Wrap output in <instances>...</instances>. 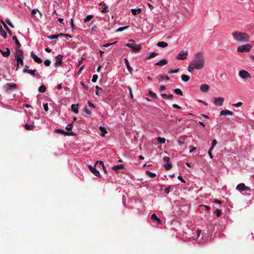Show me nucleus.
Masks as SVG:
<instances>
[{"label":"nucleus","instance_id":"nucleus-1","mask_svg":"<svg viewBox=\"0 0 254 254\" xmlns=\"http://www.w3.org/2000/svg\"><path fill=\"white\" fill-rule=\"evenodd\" d=\"M205 59L203 55L200 52H197L194 55V58L189 64L188 70L192 72L194 69L200 70L204 66Z\"/></svg>","mask_w":254,"mask_h":254},{"label":"nucleus","instance_id":"nucleus-2","mask_svg":"<svg viewBox=\"0 0 254 254\" xmlns=\"http://www.w3.org/2000/svg\"><path fill=\"white\" fill-rule=\"evenodd\" d=\"M233 39L239 43H247L250 41L249 35L245 32L235 31L232 33Z\"/></svg>","mask_w":254,"mask_h":254},{"label":"nucleus","instance_id":"nucleus-3","mask_svg":"<svg viewBox=\"0 0 254 254\" xmlns=\"http://www.w3.org/2000/svg\"><path fill=\"white\" fill-rule=\"evenodd\" d=\"M129 43L126 44V46L129 48L131 51L136 52L139 51L141 49L140 45L136 44L133 40L130 39L129 40Z\"/></svg>","mask_w":254,"mask_h":254},{"label":"nucleus","instance_id":"nucleus-4","mask_svg":"<svg viewBox=\"0 0 254 254\" xmlns=\"http://www.w3.org/2000/svg\"><path fill=\"white\" fill-rule=\"evenodd\" d=\"M252 48L251 44L242 45L237 47V52L239 53L249 52Z\"/></svg>","mask_w":254,"mask_h":254},{"label":"nucleus","instance_id":"nucleus-5","mask_svg":"<svg viewBox=\"0 0 254 254\" xmlns=\"http://www.w3.org/2000/svg\"><path fill=\"white\" fill-rule=\"evenodd\" d=\"M239 75L240 77L243 79H247L251 78V74L245 70L239 71Z\"/></svg>","mask_w":254,"mask_h":254},{"label":"nucleus","instance_id":"nucleus-6","mask_svg":"<svg viewBox=\"0 0 254 254\" xmlns=\"http://www.w3.org/2000/svg\"><path fill=\"white\" fill-rule=\"evenodd\" d=\"M188 55V51H182L177 55L176 58L179 60H184L187 59Z\"/></svg>","mask_w":254,"mask_h":254},{"label":"nucleus","instance_id":"nucleus-7","mask_svg":"<svg viewBox=\"0 0 254 254\" xmlns=\"http://www.w3.org/2000/svg\"><path fill=\"white\" fill-rule=\"evenodd\" d=\"M236 189L240 191L251 190V189L246 186L244 183L238 184L237 186Z\"/></svg>","mask_w":254,"mask_h":254},{"label":"nucleus","instance_id":"nucleus-8","mask_svg":"<svg viewBox=\"0 0 254 254\" xmlns=\"http://www.w3.org/2000/svg\"><path fill=\"white\" fill-rule=\"evenodd\" d=\"M163 161L165 162L164 167L167 170H170L172 167V164L170 162V158L168 157H165L163 158Z\"/></svg>","mask_w":254,"mask_h":254},{"label":"nucleus","instance_id":"nucleus-9","mask_svg":"<svg viewBox=\"0 0 254 254\" xmlns=\"http://www.w3.org/2000/svg\"><path fill=\"white\" fill-rule=\"evenodd\" d=\"M17 88V85L15 83H6L4 85V88L6 92L15 89Z\"/></svg>","mask_w":254,"mask_h":254},{"label":"nucleus","instance_id":"nucleus-10","mask_svg":"<svg viewBox=\"0 0 254 254\" xmlns=\"http://www.w3.org/2000/svg\"><path fill=\"white\" fill-rule=\"evenodd\" d=\"M224 99L223 97L214 98V104L216 106H221L224 102Z\"/></svg>","mask_w":254,"mask_h":254},{"label":"nucleus","instance_id":"nucleus-11","mask_svg":"<svg viewBox=\"0 0 254 254\" xmlns=\"http://www.w3.org/2000/svg\"><path fill=\"white\" fill-rule=\"evenodd\" d=\"M56 132L57 133H61L62 134H63L64 135H74L75 133H73L72 131L71 132H67L65 131L63 129H57L56 130Z\"/></svg>","mask_w":254,"mask_h":254},{"label":"nucleus","instance_id":"nucleus-12","mask_svg":"<svg viewBox=\"0 0 254 254\" xmlns=\"http://www.w3.org/2000/svg\"><path fill=\"white\" fill-rule=\"evenodd\" d=\"M95 166H92L90 165L88 166V168L90 171L96 177H99L100 176V174L99 172L96 169Z\"/></svg>","mask_w":254,"mask_h":254},{"label":"nucleus","instance_id":"nucleus-13","mask_svg":"<svg viewBox=\"0 0 254 254\" xmlns=\"http://www.w3.org/2000/svg\"><path fill=\"white\" fill-rule=\"evenodd\" d=\"M30 55L35 62L37 63L38 64H40L42 62V60L40 58L38 57L36 55H35L33 51L31 52Z\"/></svg>","mask_w":254,"mask_h":254},{"label":"nucleus","instance_id":"nucleus-14","mask_svg":"<svg viewBox=\"0 0 254 254\" xmlns=\"http://www.w3.org/2000/svg\"><path fill=\"white\" fill-rule=\"evenodd\" d=\"M23 58L24 57L20 58H15L16 60V69H17L19 67V65L20 64L21 65H23Z\"/></svg>","mask_w":254,"mask_h":254},{"label":"nucleus","instance_id":"nucleus-15","mask_svg":"<svg viewBox=\"0 0 254 254\" xmlns=\"http://www.w3.org/2000/svg\"><path fill=\"white\" fill-rule=\"evenodd\" d=\"M83 115L84 117H89L91 115V112L88 109L87 107H85L83 109Z\"/></svg>","mask_w":254,"mask_h":254},{"label":"nucleus","instance_id":"nucleus-16","mask_svg":"<svg viewBox=\"0 0 254 254\" xmlns=\"http://www.w3.org/2000/svg\"><path fill=\"white\" fill-rule=\"evenodd\" d=\"M0 53L4 57H7L10 55V51L9 48H6L5 51H3L2 50L0 49Z\"/></svg>","mask_w":254,"mask_h":254},{"label":"nucleus","instance_id":"nucleus-17","mask_svg":"<svg viewBox=\"0 0 254 254\" xmlns=\"http://www.w3.org/2000/svg\"><path fill=\"white\" fill-rule=\"evenodd\" d=\"M220 116H226V115H230V116H233V113L232 111H230L229 110H222L221 111L220 113Z\"/></svg>","mask_w":254,"mask_h":254},{"label":"nucleus","instance_id":"nucleus-18","mask_svg":"<svg viewBox=\"0 0 254 254\" xmlns=\"http://www.w3.org/2000/svg\"><path fill=\"white\" fill-rule=\"evenodd\" d=\"M36 71V69L32 70V69H26V68H24L23 70V72L24 73H29V74H30V75H32V76H35V72Z\"/></svg>","mask_w":254,"mask_h":254},{"label":"nucleus","instance_id":"nucleus-19","mask_svg":"<svg viewBox=\"0 0 254 254\" xmlns=\"http://www.w3.org/2000/svg\"><path fill=\"white\" fill-rule=\"evenodd\" d=\"M15 58H18V57L22 58V57H23V51L19 49H16V53H15Z\"/></svg>","mask_w":254,"mask_h":254},{"label":"nucleus","instance_id":"nucleus-20","mask_svg":"<svg viewBox=\"0 0 254 254\" xmlns=\"http://www.w3.org/2000/svg\"><path fill=\"white\" fill-rule=\"evenodd\" d=\"M124 61H125L126 65L127 66V68L128 71L130 73H132V68L130 66L128 60L127 58H125L124 59Z\"/></svg>","mask_w":254,"mask_h":254},{"label":"nucleus","instance_id":"nucleus-21","mask_svg":"<svg viewBox=\"0 0 254 254\" xmlns=\"http://www.w3.org/2000/svg\"><path fill=\"white\" fill-rule=\"evenodd\" d=\"M161 95L163 99L172 100L173 98V95L171 94L169 95H167L166 94H162Z\"/></svg>","mask_w":254,"mask_h":254},{"label":"nucleus","instance_id":"nucleus-22","mask_svg":"<svg viewBox=\"0 0 254 254\" xmlns=\"http://www.w3.org/2000/svg\"><path fill=\"white\" fill-rule=\"evenodd\" d=\"M200 89L202 92H207L209 90V86L207 84H202L201 85Z\"/></svg>","mask_w":254,"mask_h":254},{"label":"nucleus","instance_id":"nucleus-23","mask_svg":"<svg viewBox=\"0 0 254 254\" xmlns=\"http://www.w3.org/2000/svg\"><path fill=\"white\" fill-rule=\"evenodd\" d=\"M167 64V61L166 59H162V60L157 62L156 65L159 66H163Z\"/></svg>","mask_w":254,"mask_h":254},{"label":"nucleus","instance_id":"nucleus-24","mask_svg":"<svg viewBox=\"0 0 254 254\" xmlns=\"http://www.w3.org/2000/svg\"><path fill=\"white\" fill-rule=\"evenodd\" d=\"M71 110L75 114L78 113V104H73L71 105Z\"/></svg>","mask_w":254,"mask_h":254},{"label":"nucleus","instance_id":"nucleus-25","mask_svg":"<svg viewBox=\"0 0 254 254\" xmlns=\"http://www.w3.org/2000/svg\"><path fill=\"white\" fill-rule=\"evenodd\" d=\"M158 55V53H155V52H152L149 53L148 56L146 57V59H150L152 58H154L156 56H157Z\"/></svg>","mask_w":254,"mask_h":254},{"label":"nucleus","instance_id":"nucleus-26","mask_svg":"<svg viewBox=\"0 0 254 254\" xmlns=\"http://www.w3.org/2000/svg\"><path fill=\"white\" fill-rule=\"evenodd\" d=\"M157 79L158 80H169V77L167 75H159L157 76Z\"/></svg>","mask_w":254,"mask_h":254},{"label":"nucleus","instance_id":"nucleus-27","mask_svg":"<svg viewBox=\"0 0 254 254\" xmlns=\"http://www.w3.org/2000/svg\"><path fill=\"white\" fill-rule=\"evenodd\" d=\"M131 11L133 15H137L141 12V8L131 9Z\"/></svg>","mask_w":254,"mask_h":254},{"label":"nucleus","instance_id":"nucleus-28","mask_svg":"<svg viewBox=\"0 0 254 254\" xmlns=\"http://www.w3.org/2000/svg\"><path fill=\"white\" fill-rule=\"evenodd\" d=\"M62 35H63L62 33H61V34H57V35H53L49 36H48V39H49L50 40L56 39L58 38L59 37H62Z\"/></svg>","mask_w":254,"mask_h":254},{"label":"nucleus","instance_id":"nucleus-29","mask_svg":"<svg viewBox=\"0 0 254 254\" xmlns=\"http://www.w3.org/2000/svg\"><path fill=\"white\" fill-rule=\"evenodd\" d=\"M99 129L102 132L101 135L102 136H104L105 134H106L107 133V131L106 129L105 128V127H104L103 126H100Z\"/></svg>","mask_w":254,"mask_h":254},{"label":"nucleus","instance_id":"nucleus-30","mask_svg":"<svg viewBox=\"0 0 254 254\" xmlns=\"http://www.w3.org/2000/svg\"><path fill=\"white\" fill-rule=\"evenodd\" d=\"M157 46L162 48H165L168 46V44L164 42H159L157 43Z\"/></svg>","mask_w":254,"mask_h":254},{"label":"nucleus","instance_id":"nucleus-31","mask_svg":"<svg viewBox=\"0 0 254 254\" xmlns=\"http://www.w3.org/2000/svg\"><path fill=\"white\" fill-rule=\"evenodd\" d=\"M123 168H124V165L120 164V165H118L113 166L112 169L113 170L117 171L118 170L123 169Z\"/></svg>","mask_w":254,"mask_h":254},{"label":"nucleus","instance_id":"nucleus-32","mask_svg":"<svg viewBox=\"0 0 254 254\" xmlns=\"http://www.w3.org/2000/svg\"><path fill=\"white\" fill-rule=\"evenodd\" d=\"M62 64V60H61L60 58H58L56 62L55 63V65L56 67L60 66Z\"/></svg>","mask_w":254,"mask_h":254},{"label":"nucleus","instance_id":"nucleus-33","mask_svg":"<svg viewBox=\"0 0 254 254\" xmlns=\"http://www.w3.org/2000/svg\"><path fill=\"white\" fill-rule=\"evenodd\" d=\"M151 218L152 220H156L158 224H160L161 223V220L159 218H158L156 215L154 213L152 214Z\"/></svg>","mask_w":254,"mask_h":254},{"label":"nucleus","instance_id":"nucleus-34","mask_svg":"<svg viewBox=\"0 0 254 254\" xmlns=\"http://www.w3.org/2000/svg\"><path fill=\"white\" fill-rule=\"evenodd\" d=\"M35 126L33 125H28V124H25V128L28 130H31L35 127Z\"/></svg>","mask_w":254,"mask_h":254},{"label":"nucleus","instance_id":"nucleus-35","mask_svg":"<svg viewBox=\"0 0 254 254\" xmlns=\"http://www.w3.org/2000/svg\"><path fill=\"white\" fill-rule=\"evenodd\" d=\"M181 78L183 81H184V82H187L190 79V76L186 74H183L181 76Z\"/></svg>","mask_w":254,"mask_h":254},{"label":"nucleus","instance_id":"nucleus-36","mask_svg":"<svg viewBox=\"0 0 254 254\" xmlns=\"http://www.w3.org/2000/svg\"><path fill=\"white\" fill-rule=\"evenodd\" d=\"M12 39L15 41V43L18 47H20L21 46L20 43H19L17 37L15 36H13L12 37Z\"/></svg>","mask_w":254,"mask_h":254},{"label":"nucleus","instance_id":"nucleus-37","mask_svg":"<svg viewBox=\"0 0 254 254\" xmlns=\"http://www.w3.org/2000/svg\"><path fill=\"white\" fill-rule=\"evenodd\" d=\"M146 174L150 178H154L156 177V175L155 173H152V172H151L149 171H146Z\"/></svg>","mask_w":254,"mask_h":254},{"label":"nucleus","instance_id":"nucleus-38","mask_svg":"<svg viewBox=\"0 0 254 254\" xmlns=\"http://www.w3.org/2000/svg\"><path fill=\"white\" fill-rule=\"evenodd\" d=\"M2 23L3 25V27L4 28V29L7 31V32L10 34V35H11L12 34V32L10 31V30L9 29V28L8 27V26L6 25V24L2 21Z\"/></svg>","mask_w":254,"mask_h":254},{"label":"nucleus","instance_id":"nucleus-39","mask_svg":"<svg viewBox=\"0 0 254 254\" xmlns=\"http://www.w3.org/2000/svg\"><path fill=\"white\" fill-rule=\"evenodd\" d=\"M38 90L41 93H44L46 90V88L44 85H41Z\"/></svg>","mask_w":254,"mask_h":254},{"label":"nucleus","instance_id":"nucleus-40","mask_svg":"<svg viewBox=\"0 0 254 254\" xmlns=\"http://www.w3.org/2000/svg\"><path fill=\"white\" fill-rule=\"evenodd\" d=\"M0 33L1 36H2L4 38L6 37L7 34L3 30L2 27H0Z\"/></svg>","mask_w":254,"mask_h":254},{"label":"nucleus","instance_id":"nucleus-41","mask_svg":"<svg viewBox=\"0 0 254 254\" xmlns=\"http://www.w3.org/2000/svg\"><path fill=\"white\" fill-rule=\"evenodd\" d=\"M93 17V15H88L86 18L84 19V22H86L89 20H90Z\"/></svg>","mask_w":254,"mask_h":254},{"label":"nucleus","instance_id":"nucleus-42","mask_svg":"<svg viewBox=\"0 0 254 254\" xmlns=\"http://www.w3.org/2000/svg\"><path fill=\"white\" fill-rule=\"evenodd\" d=\"M174 92L176 94H178V95H183V92L179 88H176V89H174Z\"/></svg>","mask_w":254,"mask_h":254},{"label":"nucleus","instance_id":"nucleus-43","mask_svg":"<svg viewBox=\"0 0 254 254\" xmlns=\"http://www.w3.org/2000/svg\"><path fill=\"white\" fill-rule=\"evenodd\" d=\"M148 94L149 96H151V97H153L155 99L157 98L156 94L151 90H149L148 91Z\"/></svg>","mask_w":254,"mask_h":254},{"label":"nucleus","instance_id":"nucleus-44","mask_svg":"<svg viewBox=\"0 0 254 254\" xmlns=\"http://www.w3.org/2000/svg\"><path fill=\"white\" fill-rule=\"evenodd\" d=\"M165 140L166 139L165 138L161 137H158L157 138V141L159 142V143H164L165 142Z\"/></svg>","mask_w":254,"mask_h":254},{"label":"nucleus","instance_id":"nucleus-45","mask_svg":"<svg viewBox=\"0 0 254 254\" xmlns=\"http://www.w3.org/2000/svg\"><path fill=\"white\" fill-rule=\"evenodd\" d=\"M37 11H38L41 15H42V13L40 11L38 10V9H33L31 11V15L32 16H34L35 14L36 13Z\"/></svg>","mask_w":254,"mask_h":254},{"label":"nucleus","instance_id":"nucleus-46","mask_svg":"<svg viewBox=\"0 0 254 254\" xmlns=\"http://www.w3.org/2000/svg\"><path fill=\"white\" fill-rule=\"evenodd\" d=\"M98 75L97 74H94L93 75L92 78V82H96L98 79Z\"/></svg>","mask_w":254,"mask_h":254},{"label":"nucleus","instance_id":"nucleus-47","mask_svg":"<svg viewBox=\"0 0 254 254\" xmlns=\"http://www.w3.org/2000/svg\"><path fill=\"white\" fill-rule=\"evenodd\" d=\"M128 27V26L121 27L117 30V32L123 31V30L127 29Z\"/></svg>","mask_w":254,"mask_h":254},{"label":"nucleus","instance_id":"nucleus-48","mask_svg":"<svg viewBox=\"0 0 254 254\" xmlns=\"http://www.w3.org/2000/svg\"><path fill=\"white\" fill-rule=\"evenodd\" d=\"M179 70H180V68H177V69H174V70L171 69V70H169L168 71V73H177L179 71Z\"/></svg>","mask_w":254,"mask_h":254},{"label":"nucleus","instance_id":"nucleus-49","mask_svg":"<svg viewBox=\"0 0 254 254\" xmlns=\"http://www.w3.org/2000/svg\"><path fill=\"white\" fill-rule=\"evenodd\" d=\"M51 64V61L50 60H46L44 61V64L46 66H50Z\"/></svg>","mask_w":254,"mask_h":254},{"label":"nucleus","instance_id":"nucleus-50","mask_svg":"<svg viewBox=\"0 0 254 254\" xmlns=\"http://www.w3.org/2000/svg\"><path fill=\"white\" fill-rule=\"evenodd\" d=\"M101 11L103 12V13H107L108 12H109V8H108V6H105V7H104L102 10H101Z\"/></svg>","mask_w":254,"mask_h":254},{"label":"nucleus","instance_id":"nucleus-51","mask_svg":"<svg viewBox=\"0 0 254 254\" xmlns=\"http://www.w3.org/2000/svg\"><path fill=\"white\" fill-rule=\"evenodd\" d=\"M6 23L12 28L14 27V25L12 24L11 22L9 19H7L6 20Z\"/></svg>","mask_w":254,"mask_h":254},{"label":"nucleus","instance_id":"nucleus-52","mask_svg":"<svg viewBox=\"0 0 254 254\" xmlns=\"http://www.w3.org/2000/svg\"><path fill=\"white\" fill-rule=\"evenodd\" d=\"M221 212V211L220 209H216V210L215 211V213L217 217H219L220 215Z\"/></svg>","mask_w":254,"mask_h":254},{"label":"nucleus","instance_id":"nucleus-53","mask_svg":"<svg viewBox=\"0 0 254 254\" xmlns=\"http://www.w3.org/2000/svg\"><path fill=\"white\" fill-rule=\"evenodd\" d=\"M242 105V103L240 102L237 103L233 104V106L234 107H239L241 106Z\"/></svg>","mask_w":254,"mask_h":254},{"label":"nucleus","instance_id":"nucleus-54","mask_svg":"<svg viewBox=\"0 0 254 254\" xmlns=\"http://www.w3.org/2000/svg\"><path fill=\"white\" fill-rule=\"evenodd\" d=\"M117 42V41H115V42H114L113 43H107V44H105L103 46V47L107 48V47H109L110 46H111L112 44L116 43Z\"/></svg>","mask_w":254,"mask_h":254},{"label":"nucleus","instance_id":"nucleus-55","mask_svg":"<svg viewBox=\"0 0 254 254\" xmlns=\"http://www.w3.org/2000/svg\"><path fill=\"white\" fill-rule=\"evenodd\" d=\"M71 125H72V124H68V125L66 126V127H65V129H66L67 130H68V131H69V130H71Z\"/></svg>","mask_w":254,"mask_h":254},{"label":"nucleus","instance_id":"nucleus-56","mask_svg":"<svg viewBox=\"0 0 254 254\" xmlns=\"http://www.w3.org/2000/svg\"><path fill=\"white\" fill-rule=\"evenodd\" d=\"M217 141L216 139H214L212 140L211 146L215 147V145L217 144Z\"/></svg>","mask_w":254,"mask_h":254},{"label":"nucleus","instance_id":"nucleus-57","mask_svg":"<svg viewBox=\"0 0 254 254\" xmlns=\"http://www.w3.org/2000/svg\"><path fill=\"white\" fill-rule=\"evenodd\" d=\"M44 109L45 111H48L49 110L48 103H46L44 104Z\"/></svg>","mask_w":254,"mask_h":254},{"label":"nucleus","instance_id":"nucleus-58","mask_svg":"<svg viewBox=\"0 0 254 254\" xmlns=\"http://www.w3.org/2000/svg\"><path fill=\"white\" fill-rule=\"evenodd\" d=\"M172 107L175 109H177L179 110H180L181 109V107L177 104H173L172 105Z\"/></svg>","mask_w":254,"mask_h":254},{"label":"nucleus","instance_id":"nucleus-59","mask_svg":"<svg viewBox=\"0 0 254 254\" xmlns=\"http://www.w3.org/2000/svg\"><path fill=\"white\" fill-rule=\"evenodd\" d=\"M98 163L100 164H101L103 166V167H104L103 162L101 161H96L95 164V166H96Z\"/></svg>","mask_w":254,"mask_h":254},{"label":"nucleus","instance_id":"nucleus-60","mask_svg":"<svg viewBox=\"0 0 254 254\" xmlns=\"http://www.w3.org/2000/svg\"><path fill=\"white\" fill-rule=\"evenodd\" d=\"M171 187L170 186H169L167 188H166L165 190H164V191L166 193H169V192H170V189Z\"/></svg>","mask_w":254,"mask_h":254},{"label":"nucleus","instance_id":"nucleus-61","mask_svg":"<svg viewBox=\"0 0 254 254\" xmlns=\"http://www.w3.org/2000/svg\"><path fill=\"white\" fill-rule=\"evenodd\" d=\"M178 179L180 180L182 182L184 183H186V181H185V180L181 176H179L178 177Z\"/></svg>","mask_w":254,"mask_h":254},{"label":"nucleus","instance_id":"nucleus-62","mask_svg":"<svg viewBox=\"0 0 254 254\" xmlns=\"http://www.w3.org/2000/svg\"><path fill=\"white\" fill-rule=\"evenodd\" d=\"M166 89V87L165 86H161L160 87L159 91L160 92H163L165 89Z\"/></svg>","mask_w":254,"mask_h":254},{"label":"nucleus","instance_id":"nucleus-63","mask_svg":"<svg viewBox=\"0 0 254 254\" xmlns=\"http://www.w3.org/2000/svg\"><path fill=\"white\" fill-rule=\"evenodd\" d=\"M88 104L89 105V107H92L93 108H95V106L94 105L89 101H88Z\"/></svg>","mask_w":254,"mask_h":254},{"label":"nucleus","instance_id":"nucleus-64","mask_svg":"<svg viewBox=\"0 0 254 254\" xmlns=\"http://www.w3.org/2000/svg\"><path fill=\"white\" fill-rule=\"evenodd\" d=\"M200 206H203L204 207H205V208L208 210H210V206H208V205H200Z\"/></svg>","mask_w":254,"mask_h":254}]
</instances>
